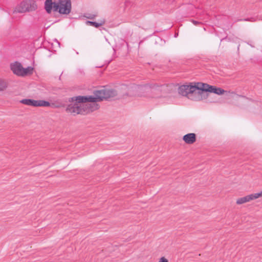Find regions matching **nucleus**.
I'll return each instance as SVG.
<instances>
[{
  "label": "nucleus",
  "instance_id": "1",
  "mask_svg": "<svg viewBox=\"0 0 262 262\" xmlns=\"http://www.w3.org/2000/svg\"><path fill=\"white\" fill-rule=\"evenodd\" d=\"M162 86L157 84H146L144 85L132 84L129 85L122 84L119 88V97L125 98L127 97H141L145 92L150 90H158Z\"/></svg>",
  "mask_w": 262,
  "mask_h": 262
},
{
  "label": "nucleus",
  "instance_id": "2",
  "mask_svg": "<svg viewBox=\"0 0 262 262\" xmlns=\"http://www.w3.org/2000/svg\"><path fill=\"white\" fill-rule=\"evenodd\" d=\"M74 104L69 105L66 111L69 113L76 114H85L93 112L99 108L98 104H78L73 102Z\"/></svg>",
  "mask_w": 262,
  "mask_h": 262
},
{
  "label": "nucleus",
  "instance_id": "3",
  "mask_svg": "<svg viewBox=\"0 0 262 262\" xmlns=\"http://www.w3.org/2000/svg\"><path fill=\"white\" fill-rule=\"evenodd\" d=\"M52 11L61 15H68L72 10L71 0H58L52 6Z\"/></svg>",
  "mask_w": 262,
  "mask_h": 262
},
{
  "label": "nucleus",
  "instance_id": "4",
  "mask_svg": "<svg viewBox=\"0 0 262 262\" xmlns=\"http://www.w3.org/2000/svg\"><path fill=\"white\" fill-rule=\"evenodd\" d=\"M94 95L97 98L98 101H101L103 99L107 100L110 98H113L115 97H118L117 98H121L119 97V88L118 91L112 89L104 88L100 90H96L93 92Z\"/></svg>",
  "mask_w": 262,
  "mask_h": 262
},
{
  "label": "nucleus",
  "instance_id": "5",
  "mask_svg": "<svg viewBox=\"0 0 262 262\" xmlns=\"http://www.w3.org/2000/svg\"><path fill=\"white\" fill-rule=\"evenodd\" d=\"M37 8V5L34 0H25L21 2L13 10V13L32 12Z\"/></svg>",
  "mask_w": 262,
  "mask_h": 262
},
{
  "label": "nucleus",
  "instance_id": "6",
  "mask_svg": "<svg viewBox=\"0 0 262 262\" xmlns=\"http://www.w3.org/2000/svg\"><path fill=\"white\" fill-rule=\"evenodd\" d=\"M97 98L94 95V96H79L71 98L72 102H76L78 104H85L86 102H98Z\"/></svg>",
  "mask_w": 262,
  "mask_h": 262
},
{
  "label": "nucleus",
  "instance_id": "7",
  "mask_svg": "<svg viewBox=\"0 0 262 262\" xmlns=\"http://www.w3.org/2000/svg\"><path fill=\"white\" fill-rule=\"evenodd\" d=\"M22 104L33 106H49L50 103L45 100H35L31 99H24L20 101Z\"/></svg>",
  "mask_w": 262,
  "mask_h": 262
},
{
  "label": "nucleus",
  "instance_id": "8",
  "mask_svg": "<svg viewBox=\"0 0 262 262\" xmlns=\"http://www.w3.org/2000/svg\"><path fill=\"white\" fill-rule=\"evenodd\" d=\"M195 89H192V92H191L189 93L188 99L192 100L193 101H201L203 99H206V98L205 97L204 95H203L200 91H199V89L194 84Z\"/></svg>",
  "mask_w": 262,
  "mask_h": 262
},
{
  "label": "nucleus",
  "instance_id": "9",
  "mask_svg": "<svg viewBox=\"0 0 262 262\" xmlns=\"http://www.w3.org/2000/svg\"><path fill=\"white\" fill-rule=\"evenodd\" d=\"M195 89L194 84L191 83L189 85H183L179 88V93L183 96H186L188 98L189 93L192 92V89Z\"/></svg>",
  "mask_w": 262,
  "mask_h": 262
},
{
  "label": "nucleus",
  "instance_id": "10",
  "mask_svg": "<svg viewBox=\"0 0 262 262\" xmlns=\"http://www.w3.org/2000/svg\"><path fill=\"white\" fill-rule=\"evenodd\" d=\"M194 84L199 89V91H200V92L203 95H204L205 97L207 99L208 96V94L207 93L210 92L211 85L207 83H204L202 82L195 83Z\"/></svg>",
  "mask_w": 262,
  "mask_h": 262
},
{
  "label": "nucleus",
  "instance_id": "11",
  "mask_svg": "<svg viewBox=\"0 0 262 262\" xmlns=\"http://www.w3.org/2000/svg\"><path fill=\"white\" fill-rule=\"evenodd\" d=\"M196 136L194 133H189L183 137V140L187 144H192L196 141Z\"/></svg>",
  "mask_w": 262,
  "mask_h": 262
},
{
  "label": "nucleus",
  "instance_id": "12",
  "mask_svg": "<svg viewBox=\"0 0 262 262\" xmlns=\"http://www.w3.org/2000/svg\"><path fill=\"white\" fill-rule=\"evenodd\" d=\"M23 66L21 64V63L15 62L14 63L12 64L11 65V69L13 71V72L18 75L20 76L21 75H22V70H23Z\"/></svg>",
  "mask_w": 262,
  "mask_h": 262
},
{
  "label": "nucleus",
  "instance_id": "13",
  "mask_svg": "<svg viewBox=\"0 0 262 262\" xmlns=\"http://www.w3.org/2000/svg\"><path fill=\"white\" fill-rule=\"evenodd\" d=\"M254 194H251L247 196H245L243 198H239L236 201V204L238 205H241L244 204L245 203L249 202L251 200H253L256 199L255 197H254Z\"/></svg>",
  "mask_w": 262,
  "mask_h": 262
},
{
  "label": "nucleus",
  "instance_id": "14",
  "mask_svg": "<svg viewBox=\"0 0 262 262\" xmlns=\"http://www.w3.org/2000/svg\"><path fill=\"white\" fill-rule=\"evenodd\" d=\"M105 22L104 19L99 20L98 21H86L85 22L87 25H90L93 26L96 28H99V27L103 25Z\"/></svg>",
  "mask_w": 262,
  "mask_h": 262
},
{
  "label": "nucleus",
  "instance_id": "15",
  "mask_svg": "<svg viewBox=\"0 0 262 262\" xmlns=\"http://www.w3.org/2000/svg\"><path fill=\"white\" fill-rule=\"evenodd\" d=\"M56 2H53L52 0H46L45 2V9L47 13L51 14L52 12V6Z\"/></svg>",
  "mask_w": 262,
  "mask_h": 262
},
{
  "label": "nucleus",
  "instance_id": "16",
  "mask_svg": "<svg viewBox=\"0 0 262 262\" xmlns=\"http://www.w3.org/2000/svg\"><path fill=\"white\" fill-rule=\"evenodd\" d=\"M210 90V93H213L217 95H222L225 92L223 89L220 88H216V86L212 85H211Z\"/></svg>",
  "mask_w": 262,
  "mask_h": 262
},
{
  "label": "nucleus",
  "instance_id": "17",
  "mask_svg": "<svg viewBox=\"0 0 262 262\" xmlns=\"http://www.w3.org/2000/svg\"><path fill=\"white\" fill-rule=\"evenodd\" d=\"M34 69L31 67H28L27 68H23L22 75L20 76H25L27 75H30L33 74Z\"/></svg>",
  "mask_w": 262,
  "mask_h": 262
},
{
  "label": "nucleus",
  "instance_id": "18",
  "mask_svg": "<svg viewBox=\"0 0 262 262\" xmlns=\"http://www.w3.org/2000/svg\"><path fill=\"white\" fill-rule=\"evenodd\" d=\"M6 83L3 80H0V91H3L4 89L6 88Z\"/></svg>",
  "mask_w": 262,
  "mask_h": 262
},
{
  "label": "nucleus",
  "instance_id": "19",
  "mask_svg": "<svg viewBox=\"0 0 262 262\" xmlns=\"http://www.w3.org/2000/svg\"><path fill=\"white\" fill-rule=\"evenodd\" d=\"M254 196H255L254 197H255L256 199L259 197L262 196V190L260 192L254 193Z\"/></svg>",
  "mask_w": 262,
  "mask_h": 262
},
{
  "label": "nucleus",
  "instance_id": "20",
  "mask_svg": "<svg viewBox=\"0 0 262 262\" xmlns=\"http://www.w3.org/2000/svg\"><path fill=\"white\" fill-rule=\"evenodd\" d=\"M159 262H168V260H167L166 258H165L164 257H162L160 259V260H159Z\"/></svg>",
  "mask_w": 262,
  "mask_h": 262
},
{
  "label": "nucleus",
  "instance_id": "21",
  "mask_svg": "<svg viewBox=\"0 0 262 262\" xmlns=\"http://www.w3.org/2000/svg\"><path fill=\"white\" fill-rule=\"evenodd\" d=\"M244 20H245V21H255L254 17H253L244 19Z\"/></svg>",
  "mask_w": 262,
  "mask_h": 262
},
{
  "label": "nucleus",
  "instance_id": "22",
  "mask_svg": "<svg viewBox=\"0 0 262 262\" xmlns=\"http://www.w3.org/2000/svg\"><path fill=\"white\" fill-rule=\"evenodd\" d=\"M192 23L194 25H198L199 24H200L201 23L199 21H198V20H192Z\"/></svg>",
  "mask_w": 262,
  "mask_h": 262
},
{
  "label": "nucleus",
  "instance_id": "23",
  "mask_svg": "<svg viewBox=\"0 0 262 262\" xmlns=\"http://www.w3.org/2000/svg\"><path fill=\"white\" fill-rule=\"evenodd\" d=\"M130 4V2L129 1H126L124 4L125 6V8H126Z\"/></svg>",
  "mask_w": 262,
  "mask_h": 262
},
{
  "label": "nucleus",
  "instance_id": "24",
  "mask_svg": "<svg viewBox=\"0 0 262 262\" xmlns=\"http://www.w3.org/2000/svg\"><path fill=\"white\" fill-rule=\"evenodd\" d=\"M90 16H93V17H95V16H96V15H95V14H93V15H90Z\"/></svg>",
  "mask_w": 262,
  "mask_h": 262
},
{
  "label": "nucleus",
  "instance_id": "25",
  "mask_svg": "<svg viewBox=\"0 0 262 262\" xmlns=\"http://www.w3.org/2000/svg\"><path fill=\"white\" fill-rule=\"evenodd\" d=\"M87 18H90V19H93V18H94L95 17H87Z\"/></svg>",
  "mask_w": 262,
  "mask_h": 262
},
{
  "label": "nucleus",
  "instance_id": "26",
  "mask_svg": "<svg viewBox=\"0 0 262 262\" xmlns=\"http://www.w3.org/2000/svg\"><path fill=\"white\" fill-rule=\"evenodd\" d=\"M81 16L85 17V16H86V15L84 14H83V15H81Z\"/></svg>",
  "mask_w": 262,
  "mask_h": 262
}]
</instances>
